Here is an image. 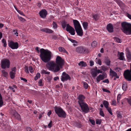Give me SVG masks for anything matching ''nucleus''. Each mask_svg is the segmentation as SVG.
Returning <instances> with one entry per match:
<instances>
[{
  "label": "nucleus",
  "mask_w": 131,
  "mask_h": 131,
  "mask_svg": "<svg viewBox=\"0 0 131 131\" xmlns=\"http://www.w3.org/2000/svg\"><path fill=\"white\" fill-rule=\"evenodd\" d=\"M47 14V11L45 9L41 10L39 13L40 17L41 18H46Z\"/></svg>",
  "instance_id": "12"
},
{
  "label": "nucleus",
  "mask_w": 131,
  "mask_h": 131,
  "mask_svg": "<svg viewBox=\"0 0 131 131\" xmlns=\"http://www.w3.org/2000/svg\"><path fill=\"white\" fill-rule=\"evenodd\" d=\"M127 101L128 103L130 106H131V98L129 99H127Z\"/></svg>",
  "instance_id": "54"
},
{
  "label": "nucleus",
  "mask_w": 131,
  "mask_h": 131,
  "mask_svg": "<svg viewBox=\"0 0 131 131\" xmlns=\"http://www.w3.org/2000/svg\"><path fill=\"white\" fill-rule=\"evenodd\" d=\"M42 73L43 74H48L50 73V72H47L46 71L43 70L42 71Z\"/></svg>",
  "instance_id": "46"
},
{
  "label": "nucleus",
  "mask_w": 131,
  "mask_h": 131,
  "mask_svg": "<svg viewBox=\"0 0 131 131\" xmlns=\"http://www.w3.org/2000/svg\"><path fill=\"white\" fill-rule=\"evenodd\" d=\"M89 121L93 125L95 124V122L94 120L90 119Z\"/></svg>",
  "instance_id": "51"
},
{
  "label": "nucleus",
  "mask_w": 131,
  "mask_h": 131,
  "mask_svg": "<svg viewBox=\"0 0 131 131\" xmlns=\"http://www.w3.org/2000/svg\"><path fill=\"white\" fill-rule=\"evenodd\" d=\"M124 53L123 52H120L119 51L118 52V56L119 57H124L123 56Z\"/></svg>",
  "instance_id": "32"
},
{
  "label": "nucleus",
  "mask_w": 131,
  "mask_h": 131,
  "mask_svg": "<svg viewBox=\"0 0 131 131\" xmlns=\"http://www.w3.org/2000/svg\"><path fill=\"white\" fill-rule=\"evenodd\" d=\"M2 72L3 74V75L4 77H6L8 76V74L7 72L5 71L4 70L2 71Z\"/></svg>",
  "instance_id": "35"
},
{
  "label": "nucleus",
  "mask_w": 131,
  "mask_h": 131,
  "mask_svg": "<svg viewBox=\"0 0 131 131\" xmlns=\"http://www.w3.org/2000/svg\"><path fill=\"white\" fill-rule=\"evenodd\" d=\"M101 70L105 71L107 69V67H106L103 66L101 67Z\"/></svg>",
  "instance_id": "45"
},
{
  "label": "nucleus",
  "mask_w": 131,
  "mask_h": 131,
  "mask_svg": "<svg viewBox=\"0 0 131 131\" xmlns=\"http://www.w3.org/2000/svg\"><path fill=\"white\" fill-rule=\"evenodd\" d=\"M101 122V121L99 119H97L96 120V123L97 124L100 125Z\"/></svg>",
  "instance_id": "48"
},
{
  "label": "nucleus",
  "mask_w": 131,
  "mask_h": 131,
  "mask_svg": "<svg viewBox=\"0 0 131 131\" xmlns=\"http://www.w3.org/2000/svg\"><path fill=\"white\" fill-rule=\"evenodd\" d=\"M68 39L71 42L73 43V45L74 46H77V44L78 43V42L76 40H73L70 38H68Z\"/></svg>",
  "instance_id": "22"
},
{
  "label": "nucleus",
  "mask_w": 131,
  "mask_h": 131,
  "mask_svg": "<svg viewBox=\"0 0 131 131\" xmlns=\"http://www.w3.org/2000/svg\"><path fill=\"white\" fill-rule=\"evenodd\" d=\"M59 50L60 52L63 53H67V52L65 49L63 47H60L59 48Z\"/></svg>",
  "instance_id": "26"
},
{
  "label": "nucleus",
  "mask_w": 131,
  "mask_h": 131,
  "mask_svg": "<svg viewBox=\"0 0 131 131\" xmlns=\"http://www.w3.org/2000/svg\"><path fill=\"white\" fill-rule=\"evenodd\" d=\"M93 18L96 21L98 20L99 18V16L97 14H93L92 15Z\"/></svg>",
  "instance_id": "29"
},
{
  "label": "nucleus",
  "mask_w": 131,
  "mask_h": 131,
  "mask_svg": "<svg viewBox=\"0 0 131 131\" xmlns=\"http://www.w3.org/2000/svg\"><path fill=\"white\" fill-rule=\"evenodd\" d=\"M83 86L84 88L85 89H87L88 88V84L85 82H83Z\"/></svg>",
  "instance_id": "36"
},
{
  "label": "nucleus",
  "mask_w": 131,
  "mask_h": 131,
  "mask_svg": "<svg viewBox=\"0 0 131 131\" xmlns=\"http://www.w3.org/2000/svg\"><path fill=\"white\" fill-rule=\"evenodd\" d=\"M124 76L125 79L128 81H131V63L130 64V69L125 70L124 72Z\"/></svg>",
  "instance_id": "5"
},
{
  "label": "nucleus",
  "mask_w": 131,
  "mask_h": 131,
  "mask_svg": "<svg viewBox=\"0 0 131 131\" xmlns=\"http://www.w3.org/2000/svg\"><path fill=\"white\" fill-rule=\"evenodd\" d=\"M75 30L78 35L81 36L83 35V32L81 28L75 29Z\"/></svg>",
  "instance_id": "16"
},
{
  "label": "nucleus",
  "mask_w": 131,
  "mask_h": 131,
  "mask_svg": "<svg viewBox=\"0 0 131 131\" xmlns=\"http://www.w3.org/2000/svg\"><path fill=\"white\" fill-rule=\"evenodd\" d=\"M47 28H44L41 29V30L43 32L46 33Z\"/></svg>",
  "instance_id": "63"
},
{
  "label": "nucleus",
  "mask_w": 131,
  "mask_h": 131,
  "mask_svg": "<svg viewBox=\"0 0 131 131\" xmlns=\"http://www.w3.org/2000/svg\"><path fill=\"white\" fill-rule=\"evenodd\" d=\"M106 29L108 31L110 32H113V26L111 24H109L107 25Z\"/></svg>",
  "instance_id": "15"
},
{
  "label": "nucleus",
  "mask_w": 131,
  "mask_h": 131,
  "mask_svg": "<svg viewBox=\"0 0 131 131\" xmlns=\"http://www.w3.org/2000/svg\"><path fill=\"white\" fill-rule=\"evenodd\" d=\"M83 26L84 29L86 30L88 28V24L87 22H84L83 23Z\"/></svg>",
  "instance_id": "24"
},
{
  "label": "nucleus",
  "mask_w": 131,
  "mask_h": 131,
  "mask_svg": "<svg viewBox=\"0 0 131 131\" xmlns=\"http://www.w3.org/2000/svg\"><path fill=\"white\" fill-rule=\"evenodd\" d=\"M97 43L95 41H93L91 43V46L93 47H95Z\"/></svg>",
  "instance_id": "37"
},
{
  "label": "nucleus",
  "mask_w": 131,
  "mask_h": 131,
  "mask_svg": "<svg viewBox=\"0 0 131 131\" xmlns=\"http://www.w3.org/2000/svg\"><path fill=\"white\" fill-rule=\"evenodd\" d=\"M29 70L31 73H32L33 71V68L32 66H30L29 67Z\"/></svg>",
  "instance_id": "49"
},
{
  "label": "nucleus",
  "mask_w": 131,
  "mask_h": 131,
  "mask_svg": "<svg viewBox=\"0 0 131 131\" xmlns=\"http://www.w3.org/2000/svg\"><path fill=\"white\" fill-rule=\"evenodd\" d=\"M54 109L55 113L59 117L64 118L66 117V114L61 108L56 106L54 107Z\"/></svg>",
  "instance_id": "4"
},
{
  "label": "nucleus",
  "mask_w": 131,
  "mask_h": 131,
  "mask_svg": "<svg viewBox=\"0 0 131 131\" xmlns=\"http://www.w3.org/2000/svg\"><path fill=\"white\" fill-rule=\"evenodd\" d=\"M96 80L97 81V83H98L99 82H100V80H101L100 79V77H99V76H98L97 77Z\"/></svg>",
  "instance_id": "60"
},
{
  "label": "nucleus",
  "mask_w": 131,
  "mask_h": 131,
  "mask_svg": "<svg viewBox=\"0 0 131 131\" xmlns=\"http://www.w3.org/2000/svg\"><path fill=\"white\" fill-rule=\"evenodd\" d=\"M48 65L49 69L54 72H57L60 70V68L58 66H57L56 63L53 61H51L48 63Z\"/></svg>",
  "instance_id": "3"
},
{
  "label": "nucleus",
  "mask_w": 131,
  "mask_h": 131,
  "mask_svg": "<svg viewBox=\"0 0 131 131\" xmlns=\"http://www.w3.org/2000/svg\"><path fill=\"white\" fill-rule=\"evenodd\" d=\"M117 117L118 118H121L122 117V116L119 112H117Z\"/></svg>",
  "instance_id": "47"
},
{
  "label": "nucleus",
  "mask_w": 131,
  "mask_h": 131,
  "mask_svg": "<svg viewBox=\"0 0 131 131\" xmlns=\"http://www.w3.org/2000/svg\"><path fill=\"white\" fill-rule=\"evenodd\" d=\"M13 115L15 118L18 120H20L21 119V118L20 115L16 111H15L13 114Z\"/></svg>",
  "instance_id": "18"
},
{
  "label": "nucleus",
  "mask_w": 131,
  "mask_h": 131,
  "mask_svg": "<svg viewBox=\"0 0 131 131\" xmlns=\"http://www.w3.org/2000/svg\"><path fill=\"white\" fill-rule=\"evenodd\" d=\"M79 104L83 112H84L85 113H87L89 112V109L86 103L84 102Z\"/></svg>",
  "instance_id": "8"
},
{
  "label": "nucleus",
  "mask_w": 131,
  "mask_h": 131,
  "mask_svg": "<svg viewBox=\"0 0 131 131\" xmlns=\"http://www.w3.org/2000/svg\"><path fill=\"white\" fill-rule=\"evenodd\" d=\"M96 80L97 81V83H98L99 82H100V80H101L100 79V77H99V76H98L97 77Z\"/></svg>",
  "instance_id": "58"
},
{
  "label": "nucleus",
  "mask_w": 131,
  "mask_h": 131,
  "mask_svg": "<svg viewBox=\"0 0 131 131\" xmlns=\"http://www.w3.org/2000/svg\"><path fill=\"white\" fill-rule=\"evenodd\" d=\"M9 47L13 49H17L18 48V45L17 42H14L10 41L8 43Z\"/></svg>",
  "instance_id": "11"
},
{
  "label": "nucleus",
  "mask_w": 131,
  "mask_h": 131,
  "mask_svg": "<svg viewBox=\"0 0 131 131\" xmlns=\"http://www.w3.org/2000/svg\"><path fill=\"white\" fill-rule=\"evenodd\" d=\"M73 22L75 30L81 28L79 22L77 20H73Z\"/></svg>",
  "instance_id": "13"
},
{
  "label": "nucleus",
  "mask_w": 131,
  "mask_h": 131,
  "mask_svg": "<svg viewBox=\"0 0 131 131\" xmlns=\"http://www.w3.org/2000/svg\"><path fill=\"white\" fill-rule=\"evenodd\" d=\"M106 108L107 109V110L108 111V112L110 113V114L111 115H112L113 114L112 112L111 109L109 107H108Z\"/></svg>",
  "instance_id": "38"
},
{
  "label": "nucleus",
  "mask_w": 131,
  "mask_h": 131,
  "mask_svg": "<svg viewBox=\"0 0 131 131\" xmlns=\"http://www.w3.org/2000/svg\"><path fill=\"white\" fill-rule=\"evenodd\" d=\"M53 32V31L52 30L48 28H47L46 33H52Z\"/></svg>",
  "instance_id": "41"
},
{
  "label": "nucleus",
  "mask_w": 131,
  "mask_h": 131,
  "mask_svg": "<svg viewBox=\"0 0 131 131\" xmlns=\"http://www.w3.org/2000/svg\"><path fill=\"white\" fill-rule=\"evenodd\" d=\"M96 80L97 81V83H98L99 82H100V80H101L100 79V77H99V76H98L97 77Z\"/></svg>",
  "instance_id": "59"
},
{
  "label": "nucleus",
  "mask_w": 131,
  "mask_h": 131,
  "mask_svg": "<svg viewBox=\"0 0 131 131\" xmlns=\"http://www.w3.org/2000/svg\"><path fill=\"white\" fill-rule=\"evenodd\" d=\"M127 88V83L125 82H124L122 84V89L124 91H125Z\"/></svg>",
  "instance_id": "25"
},
{
  "label": "nucleus",
  "mask_w": 131,
  "mask_h": 131,
  "mask_svg": "<svg viewBox=\"0 0 131 131\" xmlns=\"http://www.w3.org/2000/svg\"><path fill=\"white\" fill-rule=\"evenodd\" d=\"M116 101L115 100H113L112 101V105H114L115 106L116 105Z\"/></svg>",
  "instance_id": "61"
},
{
  "label": "nucleus",
  "mask_w": 131,
  "mask_h": 131,
  "mask_svg": "<svg viewBox=\"0 0 131 131\" xmlns=\"http://www.w3.org/2000/svg\"><path fill=\"white\" fill-rule=\"evenodd\" d=\"M79 66H81L82 67H85L87 66V65L85 62L83 61H80L78 63Z\"/></svg>",
  "instance_id": "23"
},
{
  "label": "nucleus",
  "mask_w": 131,
  "mask_h": 131,
  "mask_svg": "<svg viewBox=\"0 0 131 131\" xmlns=\"http://www.w3.org/2000/svg\"><path fill=\"white\" fill-rule=\"evenodd\" d=\"M114 40L117 41V42L118 43H121V40L120 39L118 38H116V37H114Z\"/></svg>",
  "instance_id": "40"
},
{
  "label": "nucleus",
  "mask_w": 131,
  "mask_h": 131,
  "mask_svg": "<svg viewBox=\"0 0 131 131\" xmlns=\"http://www.w3.org/2000/svg\"><path fill=\"white\" fill-rule=\"evenodd\" d=\"M26 129L27 130V131H32V129L30 128L29 127H27L26 128Z\"/></svg>",
  "instance_id": "64"
},
{
  "label": "nucleus",
  "mask_w": 131,
  "mask_h": 131,
  "mask_svg": "<svg viewBox=\"0 0 131 131\" xmlns=\"http://www.w3.org/2000/svg\"><path fill=\"white\" fill-rule=\"evenodd\" d=\"M91 74L92 77L94 78L96 77L97 75V73L96 70H95V69H94L93 70H92L91 72Z\"/></svg>",
  "instance_id": "21"
},
{
  "label": "nucleus",
  "mask_w": 131,
  "mask_h": 131,
  "mask_svg": "<svg viewBox=\"0 0 131 131\" xmlns=\"http://www.w3.org/2000/svg\"><path fill=\"white\" fill-rule=\"evenodd\" d=\"M40 57H52L51 52L48 49L41 48L40 50Z\"/></svg>",
  "instance_id": "2"
},
{
  "label": "nucleus",
  "mask_w": 131,
  "mask_h": 131,
  "mask_svg": "<svg viewBox=\"0 0 131 131\" xmlns=\"http://www.w3.org/2000/svg\"><path fill=\"white\" fill-rule=\"evenodd\" d=\"M10 62L9 60L7 59H3L1 61V67L2 68L5 69L7 67L9 68L10 67Z\"/></svg>",
  "instance_id": "6"
},
{
  "label": "nucleus",
  "mask_w": 131,
  "mask_h": 131,
  "mask_svg": "<svg viewBox=\"0 0 131 131\" xmlns=\"http://www.w3.org/2000/svg\"><path fill=\"white\" fill-rule=\"evenodd\" d=\"M66 25H67L66 24V23L65 22H64L62 24V28L64 29L66 27Z\"/></svg>",
  "instance_id": "50"
},
{
  "label": "nucleus",
  "mask_w": 131,
  "mask_h": 131,
  "mask_svg": "<svg viewBox=\"0 0 131 131\" xmlns=\"http://www.w3.org/2000/svg\"><path fill=\"white\" fill-rule=\"evenodd\" d=\"M66 30L71 35H73L75 34V30L74 28L70 26L69 24L67 25Z\"/></svg>",
  "instance_id": "10"
},
{
  "label": "nucleus",
  "mask_w": 131,
  "mask_h": 131,
  "mask_svg": "<svg viewBox=\"0 0 131 131\" xmlns=\"http://www.w3.org/2000/svg\"><path fill=\"white\" fill-rule=\"evenodd\" d=\"M85 99V97L84 96L82 95H80L78 97V102L79 104L83 102H84V100Z\"/></svg>",
  "instance_id": "14"
},
{
  "label": "nucleus",
  "mask_w": 131,
  "mask_h": 131,
  "mask_svg": "<svg viewBox=\"0 0 131 131\" xmlns=\"http://www.w3.org/2000/svg\"><path fill=\"white\" fill-rule=\"evenodd\" d=\"M96 62L100 65H101L102 64V62L100 59H98L97 60V61Z\"/></svg>",
  "instance_id": "53"
},
{
  "label": "nucleus",
  "mask_w": 131,
  "mask_h": 131,
  "mask_svg": "<svg viewBox=\"0 0 131 131\" xmlns=\"http://www.w3.org/2000/svg\"><path fill=\"white\" fill-rule=\"evenodd\" d=\"M68 80H70L71 78L70 76L68 75H66L64 76V77L61 76V80L63 81H67Z\"/></svg>",
  "instance_id": "17"
},
{
  "label": "nucleus",
  "mask_w": 131,
  "mask_h": 131,
  "mask_svg": "<svg viewBox=\"0 0 131 131\" xmlns=\"http://www.w3.org/2000/svg\"><path fill=\"white\" fill-rule=\"evenodd\" d=\"M126 54L127 57H131V53L129 49L127 48L126 50Z\"/></svg>",
  "instance_id": "20"
},
{
  "label": "nucleus",
  "mask_w": 131,
  "mask_h": 131,
  "mask_svg": "<svg viewBox=\"0 0 131 131\" xmlns=\"http://www.w3.org/2000/svg\"><path fill=\"white\" fill-rule=\"evenodd\" d=\"M126 15L127 17L130 19L131 20V15L129 14L128 13H127Z\"/></svg>",
  "instance_id": "62"
},
{
  "label": "nucleus",
  "mask_w": 131,
  "mask_h": 131,
  "mask_svg": "<svg viewBox=\"0 0 131 131\" xmlns=\"http://www.w3.org/2000/svg\"><path fill=\"white\" fill-rule=\"evenodd\" d=\"M53 27L54 28H56L57 27V25L56 24V23L54 21H53Z\"/></svg>",
  "instance_id": "39"
},
{
  "label": "nucleus",
  "mask_w": 131,
  "mask_h": 131,
  "mask_svg": "<svg viewBox=\"0 0 131 131\" xmlns=\"http://www.w3.org/2000/svg\"><path fill=\"white\" fill-rule=\"evenodd\" d=\"M19 18L21 21L23 22H24L25 21V19L21 17H19Z\"/></svg>",
  "instance_id": "57"
},
{
  "label": "nucleus",
  "mask_w": 131,
  "mask_h": 131,
  "mask_svg": "<svg viewBox=\"0 0 131 131\" xmlns=\"http://www.w3.org/2000/svg\"><path fill=\"white\" fill-rule=\"evenodd\" d=\"M102 82L104 83H108L109 82L108 80V79H107L105 80H104L102 81Z\"/></svg>",
  "instance_id": "56"
},
{
  "label": "nucleus",
  "mask_w": 131,
  "mask_h": 131,
  "mask_svg": "<svg viewBox=\"0 0 131 131\" xmlns=\"http://www.w3.org/2000/svg\"><path fill=\"white\" fill-rule=\"evenodd\" d=\"M2 42L4 44V46L5 47H6L7 45L6 41L4 39H3L2 40Z\"/></svg>",
  "instance_id": "43"
},
{
  "label": "nucleus",
  "mask_w": 131,
  "mask_h": 131,
  "mask_svg": "<svg viewBox=\"0 0 131 131\" xmlns=\"http://www.w3.org/2000/svg\"><path fill=\"white\" fill-rule=\"evenodd\" d=\"M106 74L105 73H104L103 74H100L98 76L100 78L101 80H102L104 79L105 78V76Z\"/></svg>",
  "instance_id": "34"
},
{
  "label": "nucleus",
  "mask_w": 131,
  "mask_h": 131,
  "mask_svg": "<svg viewBox=\"0 0 131 131\" xmlns=\"http://www.w3.org/2000/svg\"><path fill=\"white\" fill-rule=\"evenodd\" d=\"M121 29L122 31L127 35H131V24L126 22L121 23Z\"/></svg>",
  "instance_id": "1"
},
{
  "label": "nucleus",
  "mask_w": 131,
  "mask_h": 131,
  "mask_svg": "<svg viewBox=\"0 0 131 131\" xmlns=\"http://www.w3.org/2000/svg\"><path fill=\"white\" fill-rule=\"evenodd\" d=\"M41 58L44 62L46 63L50 60L51 58Z\"/></svg>",
  "instance_id": "27"
},
{
  "label": "nucleus",
  "mask_w": 131,
  "mask_h": 131,
  "mask_svg": "<svg viewBox=\"0 0 131 131\" xmlns=\"http://www.w3.org/2000/svg\"><path fill=\"white\" fill-rule=\"evenodd\" d=\"M76 51L78 53H87L89 52L88 49L81 46L77 47L76 48Z\"/></svg>",
  "instance_id": "7"
},
{
  "label": "nucleus",
  "mask_w": 131,
  "mask_h": 131,
  "mask_svg": "<svg viewBox=\"0 0 131 131\" xmlns=\"http://www.w3.org/2000/svg\"><path fill=\"white\" fill-rule=\"evenodd\" d=\"M56 62L57 66H58L60 68H62V66L64 64V60L62 58H56Z\"/></svg>",
  "instance_id": "9"
},
{
  "label": "nucleus",
  "mask_w": 131,
  "mask_h": 131,
  "mask_svg": "<svg viewBox=\"0 0 131 131\" xmlns=\"http://www.w3.org/2000/svg\"><path fill=\"white\" fill-rule=\"evenodd\" d=\"M3 104L2 97L1 94L0 93V107L2 106Z\"/></svg>",
  "instance_id": "31"
},
{
  "label": "nucleus",
  "mask_w": 131,
  "mask_h": 131,
  "mask_svg": "<svg viewBox=\"0 0 131 131\" xmlns=\"http://www.w3.org/2000/svg\"><path fill=\"white\" fill-rule=\"evenodd\" d=\"M52 38L53 39L56 40L57 38V37L56 35H53L52 36Z\"/></svg>",
  "instance_id": "55"
},
{
  "label": "nucleus",
  "mask_w": 131,
  "mask_h": 131,
  "mask_svg": "<svg viewBox=\"0 0 131 131\" xmlns=\"http://www.w3.org/2000/svg\"><path fill=\"white\" fill-rule=\"evenodd\" d=\"M25 72L27 73H29V71L28 70V68L27 66H25Z\"/></svg>",
  "instance_id": "42"
},
{
  "label": "nucleus",
  "mask_w": 131,
  "mask_h": 131,
  "mask_svg": "<svg viewBox=\"0 0 131 131\" xmlns=\"http://www.w3.org/2000/svg\"><path fill=\"white\" fill-rule=\"evenodd\" d=\"M103 104L104 106V107L106 108H107L108 107L109 105V104L108 102L106 101H104Z\"/></svg>",
  "instance_id": "30"
},
{
  "label": "nucleus",
  "mask_w": 131,
  "mask_h": 131,
  "mask_svg": "<svg viewBox=\"0 0 131 131\" xmlns=\"http://www.w3.org/2000/svg\"><path fill=\"white\" fill-rule=\"evenodd\" d=\"M110 73L111 74L112 77H115L117 79L119 78V77L117 75V73L115 72L112 70L111 69H110Z\"/></svg>",
  "instance_id": "19"
},
{
  "label": "nucleus",
  "mask_w": 131,
  "mask_h": 131,
  "mask_svg": "<svg viewBox=\"0 0 131 131\" xmlns=\"http://www.w3.org/2000/svg\"><path fill=\"white\" fill-rule=\"evenodd\" d=\"M15 72L13 71H10L9 73V75L12 79H14L15 77Z\"/></svg>",
  "instance_id": "28"
},
{
  "label": "nucleus",
  "mask_w": 131,
  "mask_h": 131,
  "mask_svg": "<svg viewBox=\"0 0 131 131\" xmlns=\"http://www.w3.org/2000/svg\"><path fill=\"white\" fill-rule=\"evenodd\" d=\"M102 90H103V91L104 92H106L108 93H110V91L107 90V89H106L103 88Z\"/></svg>",
  "instance_id": "52"
},
{
  "label": "nucleus",
  "mask_w": 131,
  "mask_h": 131,
  "mask_svg": "<svg viewBox=\"0 0 131 131\" xmlns=\"http://www.w3.org/2000/svg\"><path fill=\"white\" fill-rule=\"evenodd\" d=\"M100 114L102 116L104 117V115L103 111L102 110V109L101 108L100 111Z\"/></svg>",
  "instance_id": "44"
},
{
  "label": "nucleus",
  "mask_w": 131,
  "mask_h": 131,
  "mask_svg": "<svg viewBox=\"0 0 131 131\" xmlns=\"http://www.w3.org/2000/svg\"><path fill=\"white\" fill-rule=\"evenodd\" d=\"M104 62L107 66H109L110 65V61L109 60L106 59Z\"/></svg>",
  "instance_id": "33"
}]
</instances>
